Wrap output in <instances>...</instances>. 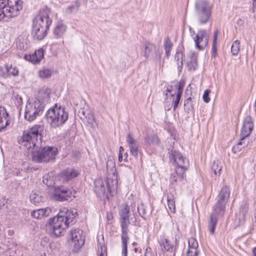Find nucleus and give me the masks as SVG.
<instances>
[{
	"label": "nucleus",
	"instance_id": "nucleus-1",
	"mask_svg": "<svg viewBox=\"0 0 256 256\" xmlns=\"http://www.w3.org/2000/svg\"><path fill=\"white\" fill-rule=\"evenodd\" d=\"M44 133V126L35 124L23 132L18 143L30 152L32 153V159L38 162H48L54 161L58 154V148L54 146H44L38 150V144L42 142Z\"/></svg>",
	"mask_w": 256,
	"mask_h": 256
},
{
	"label": "nucleus",
	"instance_id": "nucleus-18",
	"mask_svg": "<svg viewBox=\"0 0 256 256\" xmlns=\"http://www.w3.org/2000/svg\"><path fill=\"white\" fill-rule=\"evenodd\" d=\"M4 70V72L2 71L0 73V76L2 78H8L12 76L16 77L18 76L19 70L16 66H13L12 64H5Z\"/></svg>",
	"mask_w": 256,
	"mask_h": 256
},
{
	"label": "nucleus",
	"instance_id": "nucleus-59",
	"mask_svg": "<svg viewBox=\"0 0 256 256\" xmlns=\"http://www.w3.org/2000/svg\"><path fill=\"white\" fill-rule=\"evenodd\" d=\"M112 218V214H108V220H111Z\"/></svg>",
	"mask_w": 256,
	"mask_h": 256
},
{
	"label": "nucleus",
	"instance_id": "nucleus-49",
	"mask_svg": "<svg viewBox=\"0 0 256 256\" xmlns=\"http://www.w3.org/2000/svg\"><path fill=\"white\" fill-rule=\"evenodd\" d=\"M144 256H154V254L152 252V248L150 247L146 248Z\"/></svg>",
	"mask_w": 256,
	"mask_h": 256
},
{
	"label": "nucleus",
	"instance_id": "nucleus-2",
	"mask_svg": "<svg viewBox=\"0 0 256 256\" xmlns=\"http://www.w3.org/2000/svg\"><path fill=\"white\" fill-rule=\"evenodd\" d=\"M230 194V188L225 186L222 187L218 196L216 203L212 207V210L210 216V232L214 234L216 227L219 220L222 218L224 214L226 206Z\"/></svg>",
	"mask_w": 256,
	"mask_h": 256
},
{
	"label": "nucleus",
	"instance_id": "nucleus-56",
	"mask_svg": "<svg viewBox=\"0 0 256 256\" xmlns=\"http://www.w3.org/2000/svg\"><path fill=\"white\" fill-rule=\"evenodd\" d=\"M252 251L253 256H256V247L252 249Z\"/></svg>",
	"mask_w": 256,
	"mask_h": 256
},
{
	"label": "nucleus",
	"instance_id": "nucleus-58",
	"mask_svg": "<svg viewBox=\"0 0 256 256\" xmlns=\"http://www.w3.org/2000/svg\"><path fill=\"white\" fill-rule=\"evenodd\" d=\"M124 151V148L122 146H120L119 148V154H122V152Z\"/></svg>",
	"mask_w": 256,
	"mask_h": 256
},
{
	"label": "nucleus",
	"instance_id": "nucleus-60",
	"mask_svg": "<svg viewBox=\"0 0 256 256\" xmlns=\"http://www.w3.org/2000/svg\"><path fill=\"white\" fill-rule=\"evenodd\" d=\"M256 5H252V12H254L255 9H256Z\"/></svg>",
	"mask_w": 256,
	"mask_h": 256
},
{
	"label": "nucleus",
	"instance_id": "nucleus-36",
	"mask_svg": "<svg viewBox=\"0 0 256 256\" xmlns=\"http://www.w3.org/2000/svg\"><path fill=\"white\" fill-rule=\"evenodd\" d=\"M30 198L31 202L35 205L38 204L42 200V196L35 192H32L30 196Z\"/></svg>",
	"mask_w": 256,
	"mask_h": 256
},
{
	"label": "nucleus",
	"instance_id": "nucleus-26",
	"mask_svg": "<svg viewBox=\"0 0 256 256\" xmlns=\"http://www.w3.org/2000/svg\"><path fill=\"white\" fill-rule=\"evenodd\" d=\"M186 66L188 70H194L197 67V56L194 53H191L188 56L186 60Z\"/></svg>",
	"mask_w": 256,
	"mask_h": 256
},
{
	"label": "nucleus",
	"instance_id": "nucleus-16",
	"mask_svg": "<svg viewBox=\"0 0 256 256\" xmlns=\"http://www.w3.org/2000/svg\"><path fill=\"white\" fill-rule=\"evenodd\" d=\"M254 128V123L251 116H246L244 120L241 129L240 136H248Z\"/></svg>",
	"mask_w": 256,
	"mask_h": 256
},
{
	"label": "nucleus",
	"instance_id": "nucleus-7",
	"mask_svg": "<svg viewBox=\"0 0 256 256\" xmlns=\"http://www.w3.org/2000/svg\"><path fill=\"white\" fill-rule=\"evenodd\" d=\"M76 214V212H74L68 210L66 208H62L60 210L56 216L50 218L48 222L66 229L70 224H72L75 222V218Z\"/></svg>",
	"mask_w": 256,
	"mask_h": 256
},
{
	"label": "nucleus",
	"instance_id": "nucleus-20",
	"mask_svg": "<svg viewBox=\"0 0 256 256\" xmlns=\"http://www.w3.org/2000/svg\"><path fill=\"white\" fill-rule=\"evenodd\" d=\"M126 142L130 149L131 154L134 157H138V142L134 139L130 134L126 136Z\"/></svg>",
	"mask_w": 256,
	"mask_h": 256
},
{
	"label": "nucleus",
	"instance_id": "nucleus-48",
	"mask_svg": "<svg viewBox=\"0 0 256 256\" xmlns=\"http://www.w3.org/2000/svg\"><path fill=\"white\" fill-rule=\"evenodd\" d=\"M248 136H240V140L239 142H242V146L243 148H244L248 146L249 141L247 140V138Z\"/></svg>",
	"mask_w": 256,
	"mask_h": 256
},
{
	"label": "nucleus",
	"instance_id": "nucleus-12",
	"mask_svg": "<svg viewBox=\"0 0 256 256\" xmlns=\"http://www.w3.org/2000/svg\"><path fill=\"white\" fill-rule=\"evenodd\" d=\"M196 8L200 23L205 24L208 20V3L206 0H198L196 2Z\"/></svg>",
	"mask_w": 256,
	"mask_h": 256
},
{
	"label": "nucleus",
	"instance_id": "nucleus-4",
	"mask_svg": "<svg viewBox=\"0 0 256 256\" xmlns=\"http://www.w3.org/2000/svg\"><path fill=\"white\" fill-rule=\"evenodd\" d=\"M50 14L49 8L47 7L43 8L33 21L32 34L38 40L43 39L47 34L49 26L52 22L50 18Z\"/></svg>",
	"mask_w": 256,
	"mask_h": 256
},
{
	"label": "nucleus",
	"instance_id": "nucleus-11",
	"mask_svg": "<svg viewBox=\"0 0 256 256\" xmlns=\"http://www.w3.org/2000/svg\"><path fill=\"white\" fill-rule=\"evenodd\" d=\"M170 160L177 166V168L186 170L188 166V160L176 150H172L169 156Z\"/></svg>",
	"mask_w": 256,
	"mask_h": 256
},
{
	"label": "nucleus",
	"instance_id": "nucleus-25",
	"mask_svg": "<svg viewBox=\"0 0 256 256\" xmlns=\"http://www.w3.org/2000/svg\"><path fill=\"white\" fill-rule=\"evenodd\" d=\"M51 212V209L48 207L45 208H40L32 211L31 216L34 218L41 219L49 216Z\"/></svg>",
	"mask_w": 256,
	"mask_h": 256
},
{
	"label": "nucleus",
	"instance_id": "nucleus-28",
	"mask_svg": "<svg viewBox=\"0 0 256 256\" xmlns=\"http://www.w3.org/2000/svg\"><path fill=\"white\" fill-rule=\"evenodd\" d=\"M8 114L4 108L0 106V132L8 124Z\"/></svg>",
	"mask_w": 256,
	"mask_h": 256
},
{
	"label": "nucleus",
	"instance_id": "nucleus-64",
	"mask_svg": "<svg viewBox=\"0 0 256 256\" xmlns=\"http://www.w3.org/2000/svg\"><path fill=\"white\" fill-rule=\"evenodd\" d=\"M132 244L133 246H136V242H132Z\"/></svg>",
	"mask_w": 256,
	"mask_h": 256
},
{
	"label": "nucleus",
	"instance_id": "nucleus-10",
	"mask_svg": "<svg viewBox=\"0 0 256 256\" xmlns=\"http://www.w3.org/2000/svg\"><path fill=\"white\" fill-rule=\"evenodd\" d=\"M70 238L69 243L72 248V251L74 252H79L85 242L82 230L78 228L72 230L70 232Z\"/></svg>",
	"mask_w": 256,
	"mask_h": 256
},
{
	"label": "nucleus",
	"instance_id": "nucleus-13",
	"mask_svg": "<svg viewBox=\"0 0 256 256\" xmlns=\"http://www.w3.org/2000/svg\"><path fill=\"white\" fill-rule=\"evenodd\" d=\"M82 104H84V106L78 112V116L80 119L84 120H86L87 123L92 128L94 127L95 120L93 112L89 108L88 104H86L85 100H81Z\"/></svg>",
	"mask_w": 256,
	"mask_h": 256
},
{
	"label": "nucleus",
	"instance_id": "nucleus-15",
	"mask_svg": "<svg viewBox=\"0 0 256 256\" xmlns=\"http://www.w3.org/2000/svg\"><path fill=\"white\" fill-rule=\"evenodd\" d=\"M162 250H164L166 252L170 253V256H175L176 250L178 245V238H175V246H174L170 241L168 239L162 240L160 242Z\"/></svg>",
	"mask_w": 256,
	"mask_h": 256
},
{
	"label": "nucleus",
	"instance_id": "nucleus-29",
	"mask_svg": "<svg viewBox=\"0 0 256 256\" xmlns=\"http://www.w3.org/2000/svg\"><path fill=\"white\" fill-rule=\"evenodd\" d=\"M218 36V30H216L214 34V38L212 46V58H214L218 56L216 42Z\"/></svg>",
	"mask_w": 256,
	"mask_h": 256
},
{
	"label": "nucleus",
	"instance_id": "nucleus-40",
	"mask_svg": "<svg viewBox=\"0 0 256 256\" xmlns=\"http://www.w3.org/2000/svg\"><path fill=\"white\" fill-rule=\"evenodd\" d=\"M155 46L152 44L148 43L146 44L144 52L145 56L148 57L150 55V52L155 50Z\"/></svg>",
	"mask_w": 256,
	"mask_h": 256
},
{
	"label": "nucleus",
	"instance_id": "nucleus-51",
	"mask_svg": "<svg viewBox=\"0 0 256 256\" xmlns=\"http://www.w3.org/2000/svg\"><path fill=\"white\" fill-rule=\"evenodd\" d=\"M6 202V200L4 197L1 196L0 195V208L2 206H4Z\"/></svg>",
	"mask_w": 256,
	"mask_h": 256
},
{
	"label": "nucleus",
	"instance_id": "nucleus-14",
	"mask_svg": "<svg viewBox=\"0 0 256 256\" xmlns=\"http://www.w3.org/2000/svg\"><path fill=\"white\" fill-rule=\"evenodd\" d=\"M72 192L64 186H60L55 188L54 196L56 200L60 202L68 200L71 198Z\"/></svg>",
	"mask_w": 256,
	"mask_h": 256
},
{
	"label": "nucleus",
	"instance_id": "nucleus-39",
	"mask_svg": "<svg viewBox=\"0 0 256 256\" xmlns=\"http://www.w3.org/2000/svg\"><path fill=\"white\" fill-rule=\"evenodd\" d=\"M146 142L148 144H152L156 145H158L160 144L158 138L155 135L152 136L151 137L146 138Z\"/></svg>",
	"mask_w": 256,
	"mask_h": 256
},
{
	"label": "nucleus",
	"instance_id": "nucleus-57",
	"mask_svg": "<svg viewBox=\"0 0 256 256\" xmlns=\"http://www.w3.org/2000/svg\"><path fill=\"white\" fill-rule=\"evenodd\" d=\"M124 161H127V158H128V154L127 152H126L124 154Z\"/></svg>",
	"mask_w": 256,
	"mask_h": 256
},
{
	"label": "nucleus",
	"instance_id": "nucleus-6",
	"mask_svg": "<svg viewBox=\"0 0 256 256\" xmlns=\"http://www.w3.org/2000/svg\"><path fill=\"white\" fill-rule=\"evenodd\" d=\"M22 8L20 0H0V21L16 16Z\"/></svg>",
	"mask_w": 256,
	"mask_h": 256
},
{
	"label": "nucleus",
	"instance_id": "nucleus-24",
	"mask_svg": "<svg viewBox=\"0 0 256 256\" xmlns=\"http://www.w3.org/2000/svg\"><path fill=\"white\" fill-rule=\"evenodd\" d=\"M48 228L49 232L56 237L60 236L63 234L66 230V228H62L61 226L54 223L50 222H48Z\"/></svg>",
	"mask_w": 256,
	"mask_h": 256
},
{
	"label": "nucleus",
	"instance_id": "nucleus-37",
	"mask_svg": "<svg viewBox=\"0 0 256 256\" xmlns=\"http://www.w3.org/2000/svg\"><path fill=\"white\" fill-rule=\"evenodd\" d=\"M240 41L238 40H235L232 44L231 46V52L232 55L236 56L240 52Z\"/></svg>",
	"mask_w": 256,
	"mask_h": 256
},
{
	"label": "nucleus",
	"instance_id": "nucleus-53",
	"mask_svg": "<svg viewBox=\"0 0 256 256\" xmlns=\"http://www.w3.org/2000/svg\"><path fill=\"white\" fill-rule=\"evenodd\" d=\"M50 98V94L48 93L44 94V102H47Z\"/></svg>",
	"mask_w": 256,
	"mask_h": 256
},
{
	"label": "nucleus",
	"instance_id": "nucleus-23",
	"mask_svg": "<svg viewBox=\"0 0 256 256\" xmlns=\"http://www.w3.org/2000/svg\"><path fill=\"white\" fill-rule=\"evenodd\" d=\"M186 170L176 168V172L171 174L170 176V184L174 187L177 184L178 181H182L184 180V174Z\"/></svg>",
	"mask_w": 256,
	"mask_h": 256
},
{
	"label": "nucleus",
	"instance_id": "nucleus-45",
	"mask_svg": "<svg viewBox=\"0 0 256 256\" xmlns=\"http://www.w3.org/2000/svg\"><path fill=\"white\" fill-rule=\"evenodd\" d=\"M79 2H76L74 4L68 6L66 10L68 12H71L72 10H78L79 8Z\"/></svg>",
	"mask_w": 256,
	"mask_h": 256
},
{
	"label": "nucleus",
	"instance_id": "nucleus-19",
	"mask_svg": "<svg viewBox=\"0 0 256 256\" xmlns=\"http://www.w3.org/2000/svg\"><path fill=\"white\" fill-rule=\"evenodd\" d=\"M94 191L100 196L106 195L108 194V188L106 182L102 178H98L94 181Z\"/></svg>",
	"mask_w": 256,
	"mask_h": 256
},
{
	"label": "nucleus",
	"instance_id": "nucleus-54",
	"mask_svg": "<svg viewBox=\"0 0 256 256\" xmlns=\"http://www.w3.org/2000/svg\"><path fill=\"white\" fill-rule=\"evenodd\" d=\"M192 102L188 101V105L186 106V107H188V109H190V108H192Z\"/></svg>",
	"mask_w": 256,
	"mask_h": 256
},
{
	"label": "nucleus",
	"instance_id": "nucleus-34",
	"mask_svg": "<svg viewBox=\"0 0 256 256\" xmlns=\"http://www.w3.org/2000/svg\"><path fill=\"white\" fill-rule=\"evenodd\" d=\"M174 60L177 62L178 69L181 71L183 66V54L178 52L174 56Z\"/></svg>",
	"mask_w": 256,
	"mask_h": 256
},
{
	"label": "nucleus",
	"instance_id": "nucleus-41",
	"mask_svg": "<svg viewBox=\"0 0 256 256\" xmlns=\"http://www.w3.org/2000/svg\"><path fill=\"white\" fill-rule=\"evenodd\" d=\"M188 248H198V242L196 239L194 238H190L188 240Z\"/></svg>",
	"mask_w": 256,
	"mask_h": 256
},
{
	"label": "nucleus",
	"instance_id": "nucleus-50",
	"mask_svg": "<svg viewBox=\"0 0 256 256\" xmlns=\"http://www.w3.org/2000/svg\"><path fill=\"white\" fill-rule=\"evenodd\" d=\"M203 100L206 103L208 102V89L206 90L204 92V94H203Z\"/></svg>",
	"mask_w": 256,
	"mask_h": 256
},
{
	"label": "nucleus",
	"instance_id": "nucleus-35",
	"mask_svg": "<svg viewBox=\"0 0 256 256\" xmlns=\"http://www.w3.org/2000/svg\"><path fill=\"white\" fill-rule=\"evenodd\" d=\"M174 84L173 86H168L167 87L166 96L168 98V96H170V99L172 100V104H174V98H176V96L177 94V91L174 90Z\"/></svg>",
	"mask_w": 256,
	"mask_h": 256
},
{
	"label": "nucleus",
	"instance_id": "nucleus-63",
	"mask_svg": "<svg viewBox=\"0 0 256 256\" xmlns=\"http://www.w3.org/2000/svg\"><path fill=\"white\" fill-rule=\"evenodd\" d=\"M252 5H256V0H252Z\"/></svg>",
	"mask_w": 256,
	"mask_h": 256
},
{
	"label": "nucleus",
	"instance_id": "nucleus-44",
	"mask_svg": "<svg viewBox=\"0 0 256 256\" xmlns=\"http://www.w3.org/2000/svg\"><path fill=\"white\" fill-rule=\"evenodd\" d=\"M198 250L196 248H188L186 252V256H198Z\"/></svg>",
	"mask_w": 256,
	"mask_h": 256
},
{
	"label": "nucleus",
	"instance_id": "nucleus-27",
	"mask_svg": "<svg viewBox=\"0 0 256 256\" xmlns=\"http://www.w3.org/2000/svg\"><path fill=\"white\" fill-rule=\"evenodd\" d=\"M78 173L77 170L73 168H67L62 172L61 176L64 180H69L78 176Z\"/></svg>",
	"mask_w": 256,
	"mask_h": 256
},
{
	"label": "nucleus",
	"instance_id": "nucleus-17",
	"mask_svg": "<svg viewBox=\"0 0 256 256\" xmlns=\"http://www.w3.org/2000/svg\"><path fill=\"white\" fill-rule=\"evenodd\" d=\"M196 44L200 50H203L207 45L208 39L206 34V31L200 30L196 35V39L194 40Z\"/></svg>",
	"mask_w": 256,
	"mask_h": 256
},
{
	"label": "nucleus",
	"instance_id": "nucleus-32",
	"mask_svg": "<svg viewBox=\"0 0 256 256\" xmlns=\"http://www.w3.org/2000/svg\"><path fill=\"white\" fill-rule=\"evenodd\" d=\"M66 26L62 24H58L54 30V34L56 37L62 36L65 32Z\"/></svg>",
	"mask_w": 256,
	"mask_h": 256
},
{
	"label": "nucleus",
	"instance_id": "nucleus-9",
	"mask_svg": "<svg viewBox=\"0 0 256 256\" xmlns=\"http://www.w3.org/2000/svg\"><path fill=\"white\" fill-rule=\"evenodd\" d=\"M107 182H106L108 190L110 193L114 192L118 188V179L115 163L109 160L106 163Z\"/></svg>",
	"mask_w": 256,
	"mask_h": 256
},
{
	"label": "nucleus",
	"instance_id": "nucleus-3",
	"mask_svg": "<svg viewBox=\"0 0 256 256\" xmlns=\"http://www.w3.org/2000/svg\"><path fill=\"white\" fill-rule=\"evenodd\" d=\"M136 206V202L134 201L132 202L130 200V202H128L126 204L122 205V208L119 212L122 228L121 239L122 247V256H128L127 244L129 240L128 227L130 223V217L132 213L134 217H135L134 210Z\"/></svg>",
	"mask_w": 256,
	"mask_h": 256
},
{
	"label": "nucleus",
	"instance_id": "nucleus-55",
	"mask_svg": "<svg viewBox=\"0 0 256 256\" xmlns=\"http://www.w3.org/2000/svg\"><path fill=\"white\" fill-rule=\"evenodd\" d=\"M118 160L120 162H122V154H118Z\"/></svg>",
	"mask_w": 256,
	"mask_h": 256
},
{
	"label": "nucleus",
	"instance_id": "nucleus-61",
	"mask_svg": "<svg viewBox=\"0 0 256 256\" xmlns=\"http://www.w3.org/2000/svg\"><path fill=\"white\" fill-rule=\"evenodd\" d=\"M242 207H241V208H240V210H242ZM244 209H245V212H245L246 211L247 207H246V206H244V207L242 208V212H244Z\"/></svg>",
	"mask_w": 256,
	"mask_h": 256
},
{
	"label": "nucleus",
	"instance_id": "nucleus-38",
	"mask_svg": "<svg viewBox=\"0 0 256 256\" xmlns=\"http://www.w3.org/2000/svg\"><path fill=\"white\" fill-rule=\"evenodd\" d=\"M98 252L100 253L98 256H107L106 248L104 243L99 242L98 244Z\"/></svg>",
	"mask_w": 256,
	"mask_h": 256
},
{
	"label": "nucleus",
	"instance_id": "nucleus-31",
	"mask_svg": "<svg viewBox=\"0 0 256 256\" xmlns=\"http://www.w3.org/2000/svg\"><path fill=\"white\" fill-rule=\"evenodd\" d=\"M173 44L168 38H166L164 42V48L165 50L166 56L168 58L170 54L171 50L172 48Z\"/></svg>",
	"mask_w": 256,
	"mask_h": 256
},
{
	"label": "nucleus",
	"instance_id": "nucleus-30",
	"mask_svg": "<svg viewBox=\"0 0 256 256\" xmlns=\"http://www.w3.org/2000/svg\"><path fill=\"white\" fill-rule=\"evenodd\" d=\"M167 202L168 208L171 212L174 213L176 212V205L174 198V196L172 193L168 194L167 196Z\"/></svg>",
	"mask_w": 256,
	"mask_h": 256
},
{
	"label": "nucleus",
	"instance_id": "nucleus-5",
	"mask_svg": "<svg viewBox=\"0 0 256 256\" xmlns=\"http://www.w3.org/2000/svg\"><path fill=\"white\" fill-rule=\"evenodd\" d=\"M46 118L51 127L57 128L63 125L68 120V114L64 108L57 104L50 108L46 114Z\"/></svg>",
	"mask_w": 256,
	"mask_h": 256
},
{
	"label": "nucleus",
	"instance_id": "nucleus-47",
	"mask_svg": "<svg viewBox=\"0 0 256 256\" xmlns=\"http://www.w3.org/2000/svg\"><path fill=\"white\" fill-rule=\"evenodd\" d=\"M50 176L48 174H46L43 176L42 182L48 186H52V182L50 180H49L48 178Z\"/></svg>",
	"mask_w": 256,
	"mask_h": 256
},
{
	"label": "nucleus",
	"instance_id": "nucleus-46",
	"mask_svg": "<svg viewBox=\"0 0 256 256\" xmlns=\"http://www.w3.org/2000/svg\"><path fill=\"white\" fill-rule=\"evenodd\" d=\"M243 148L242 146V142H239L234 146H233L232 148V152L236 154L238 152H240Z\"/></svg>",
	"mask_w": 256,
	"mask_h": 256
},
{
	"label": "nucleus",
	"instance_id": "nucleus-22",
	"mask_svg": "<svg viewBox=\"0 0 256 256\" xmlns=\"http://www.w3.org/2000/svg\"><path fill=\"white\" fill-rule=\"evenodd\" d=\"M184 86V80H180L178 84H174V90L177 91L176 98H174V110H176L177 108L180 99L181 98L182 90Z\"/></svg>",
	"mask_w": 256,
	"mask_h": 256
},
{
	"label": "nucleus",
	"instance_id": "nucleus-42",
	"mask_svg": "<svg viewBox=\"0 0 256 256\" xmlns=\"http://www.w3.org/2000/svg\"><path fill=\"white\" fill-rule=\"evenodd\" d=\"M137 210L138 214L143 218L146 214V206H144L143 203H142L140 205L137 207Z\"/></svg>",
	"mask_w": 256,
	"mask_h": 256
},
{
	"label": "nucleus",
	"instance_id": "nucleus-52",
	"mask_svg": "<svg viewBox=\"0 0 256 256\" xmlns=\"http://www.w3.org/2000/svg\"><path fill=\"white\" fill-rule=\"evenodd\" d=\"M192 96H186L184 103V106L185 107H186L187 105H188V101H192Z\"/></svg>",
	"mask_w": 256,
	"mask_h": 256
},
{
	"label": "nucleus",
	"instance_id": "nucleus-33",
	"mask_svg": "<svg viewBox=\"0 0 256 256\" xmlns=\"http://www.w3.org/2000/svg\"><path fill=\"white\" fill-rule=\"evenodd\" d=\"M53 70L48 68H43L39 71V76L42 78H46L50 77Z\"/></svg>",
	"mask_w": 256,
	"mask_h": 256
},
{
	"label": "nucleus",
	"instance_id": "nucleus-43",
	"mask_svg": "<svg viewBox=\"0 0 256 256\" xmlns=\"http://www.w3.org/2000/svg\"><path fill=\"white\" fill-rule=\"evenodd\" d=\"M222 168L221 166H218V162H214V164L212 166V170L214 171V174L216 175H217L218 174V175L220 174V171L221 170Z\"/></svg>",
	"mask_w": 256,
	"mask_h": 256
},
{
	"label": "nucleus",
	"instance_id": "nucleus-62",
	"mask_svg": "<svg viewBox=\"0 0 256 256\" xmlns=\"http://www.w3.org/2000/svg\"><path fill=\"white\" fill-rule=\"evenodd\" d=\"M254 192L255 193H256V182H255V184H254Z\"/></svg>",
	"mask_w": 256,
	"mask_h": 256
},
{
	"label": "nucleus",
	"instance_id": "nucleus-21",
	"mask_svg": "<svg viewBox=\"0 0 256 256\" xmlns=\"http://www.w3.org/2000/svg\"><path fill=\"white\" fill-rule=\"evenodd\" d=\"M44 57V50L40 48L36 50L35 52L28 55L24 56V59L32 64H37L40 62Z\"/></svg>",
	"mask_w": 256,
	"mask_h": 256
},
{
	"label": "nucleus",
	"instance_id": "nucleus-8",
	"mask_svg": "<svg viewBox=\"0 0 256 256\" xmlns=\"http://www.w3.org/2000/svg\"><path fill=\"white\" fill-rule=\"evenodd\" d=\"M44 108V102L36 100L33 103L28 102L24 110V118L28 122L34 121L38 116L41 115Z\"/></svg>",
	"mask_w": 256,
	"mask_h": 256
}]
</instances>
